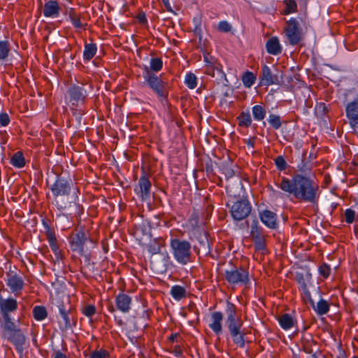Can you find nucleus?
I'll return each instance as SVG.
<instances>
[{
	"label": "nucleus",
	"mask_w": 358,
	"mask_h": 358,
	"mask_svg": "<svg viewBox=\"0 0 358 358\" xmlns=\"http://www.w3.org/2000/svg\"><path fill=\"white\" fill-rule=\"evenodd\" d=\"M278 187L299 201L314 204L319 199L318 184L305 174L295 173L291 179L283 177Z\"/></svg>",
	"instance_id": "obj_1"
},
{
	"label": "nucleus",
	"mask_w": 358,
	"mask_h": 358,
	"mask_svg": "<svg viewBox=\"0 0 358 358\" xmlns=\"http://www.w3.org/2000/svg\"><path fill=\"white\" fill-rule=\"evenodd\" d=\"M71 185V180L59 176L51 185L50 190L54 196L53 203L57 209L64 210L71 206V203L73 202L69 201Z\"/></svg>",
	"instance_id": "obj_2"
},
{
	"label": "nucleus",
	"mask_w": 358,
	"mask_h": 358,
	"mask_svg": "<svg viewBox=\"0 0 358 358\" xmlns=\"http://www.w3.org/2000/svg\"><path fill=\"white\" fill-rule=\"evenodd\" d=\"M142 77L144 85L149 87L161 101L168 97V85L163 80L162 75L157 76L147 68H142Z\"/></svg>",
	"instance_id": "obj_3"
},
{
	"label": "nucleus",
	"mask_w": 358,
	"mask_h": 358,
	"mask_svg": "<svg viewBox=\"0 0 358 358\" xmlns=\"http://www.w3.org/2000/svg\"><path fill=\"white\" fill-rule=\"evenodd\" d=\"M170 246L173 256L178 263L185 265L190 262L191 244L189 242L173 238L171 240Z\"/></svg>",
	"instance_id": "obj_4"
},
{
	"label": "nucleus",
	"mask_w": 358,
	"mask_h": 358,
	"mask_svg": "<svg viewBox=\"0 0 358 358\" xmlns=\"http://www.w3.org/2000/svg\"><path fill=\"white\" fill-rule=\"evenodd\" d=\"M227 282L232 285H248L250 283V275L248 270L243 267H233L224 271Z\"/></svg>",
	"instance_id": "obj_5"
},
{
	"label": "nucleus",
	"mask_w": 358,
	"mask_h": 358,
	"mask_svg": "<svg viewBox=\"0 0 358 358\" xmlns=\"http://www.w3.org/2000/svg\"><path fill=\"white\" fill-rule=\"evenodd\" d=\"M225 324L229 331L242 329L243 321L237 313V309L234 304L227 302L225 307Z\"/></svg>",
	"instance_id": "obj_6"
},
{
	"label": "nucleus",
	"mask_w": 358,
	"mask_h": 358,
	"mask_svg": "<svg viewBox=\"0 0 358 358\" xmlns=\"http://www.w3.org/2000/svg\"><path fill=\"white\" fill-rule=\"evenodd\" d=\"M285 35L290 45L298 44L303 38L301 29L299 27V22L295 18H291L286 22L284 27Z\"/></svg>",
	"instance_id": "obj_7"
},
{
	"label": "nucleus",
	"mask_w": 358,
	"mask_h": 358,
	"mask_svg": "<svg viewBox=\"0 0 358 358\" xmlns=\"http://www.w3.org/2000/svg\"><path fill=\"white\" fill-rule=\"evenodd\" d=\"M91 239L87 234L80 228L69 237V244L71 250L77 252L80 255H84V245L87 241Z\"/></svg>",
	"instance_id": "obj_8"
},
{
	"label": "nucleus",
	"mask_w": 358,
	"mask_h": 358,
	"mask_svg": "<svg viewBox=\"0 0 358 358\" xmlns=\"http://www.w3.org/2000/svg\"><path fill=\"white\" fill-rule=\"evenodd\" d=\"M159 248H153L150 250L152 256L150 259V264L153 270L157 273H163L166 271L167 266L169 262V256L168 253H160L157 250Z\"/></svg>",
	"instance_id": "obj_9"
},
{
	"label": "nucleus",
	"mask_w": 358,
	"mask_h": 358,
	"mask_svg": "<svg viewBox=\"0 0 358 358\" xmlns=\"http://www.w3.org/2000/svg\"><path fill=\"white\" fill-rule=\"evenodd\" d=\"M251 211V206L247 200H238L230 208L232 217L237 221L246 218Z\"/></svg>",
	"instance_id": "obj_10"
},
{
	"label": "nucleus",
	"mask_w": 358,
	"mask_h": 358,
	"mask_svg": "<svg viewBox=\"0 0 358 358\" xmlns=\"http://www.w3.org/2000/svg\"><path fill=\"white\" fill-rule=\"evenodd\" d=\"M151 182L145 174L140 176L138 183L134 187V192L143 201H149L151 194Z\"/></svg>",
	"instance_id": "obj_11"
},
{
	"label": "nucleus",
	"mask_w": 358,
	"mask_h": 358,
	"mask_svg": "<svg viewBox=\"0 0 358 358\" xmlns=\"http://www.w3.org/2000/svg\"><path fill=\"white\" fill-rule=\"evenodd\" d=\"M5 280L11 293L15 296L21 294L24 286V282L21 275L17 273H8Z\"/></svg>",
	"instance_id": "obj_12"
},
{
	"label": "nucleus",
	"mask_w": 358,
	"mask_h": 358,
	"mask_svg": "<svg viewBox=\"0 0 358 358\" xmlns=\"http://www.w3.org/2000/svg\"><path fill=\"white\" fill-rule=\"evenodd\" d=\"M250 236L257 250H262L265 248L266 241L264 235L262 234V229L259 226L257 220H254L252 222Z\"/></svg>",
	"instance_id": "obj_13"
},
{
	"label": "nucleus",
	"mask_w": 358,
	"mask_h": 358,
	"mask_svg": "<svg viewBox=\"0 0 358 358\" xmlns=\"http://www.w3.org/2000/svg\"><path fill=\"white\" fill-rule=\"evenodd\" d=\"M67 93L69 96V101L73 105L78 102H83L87 96V90L85 89L83 85L70 87Z\"/></svg>",
	"instance_id": "obj_14"
},
{
	"label": "nucleus",
	"mask_w": 358,
	"mask_h": 358,
	"mask_svg": "<svg viewBox=\"0 0 358 358\" xmlns=\"http://www.w3.org/2000/svg\"><path fill=\"white\" fill-rule=\"evenodd\" d=\"M345 113L350 124L358 127V98L347 104Z\"/></svg>",
	"instance_id": "obj_15"
},
{
	"label": "nucleus",
	"mask_w": 358,
	"mask_h": 358,
	"mask_svg": "<svg viewBox=\"0 0 358 358\" xmlns=\"http://www.w3.org/2000/svg\"><path fill=\"white\" fill-rule=\"evenodd\" d=\"M260 83L262 85L266 86L278 85L279 83V79L278 76L273 74L267 65L264 64L262 67Z\"/></svg>",
	"instance_id": "obj_16"
},
{
	"label": "nucleus",
	"mask_w": 358,
	"mask_h": 358,
	"mask_svg": "<svg viewBox=\"0 0 358 358\" xmlns=\"http://www.w3.org/2000/svg\"><path fill=\"white\" fill-rule=\"evenodd\" d=\"M261 221L268 228L275 229L278 227L277 215L268 210H264L259 214Z\"/></svg>",
	"instance_id": "obj_17"
},
{
	"label": "nucleus",
	"mask_w": 358,
	"mask_h": 358,
	"mask_svg": "<svg viewBox=\"0 0 358 358\" xmlns=\"http://www.w3.org/2000/svg\"><path fill=\"white\" fill-rule=\"evenodd\" d=\"M222 320L223 314L221 312H213L210 315L208 327L217 336L222 332Z\"/></svg>",
	"instance_id": "obj_18"
},
{
	"label": "nucleus",
	"mask_w": 358,
	"mask_h": 358,
	"mask_svg": "<svg viewBox=\"0 0 358 358\" xmlns=\"http://www.w3.org/2000/svg\"><path fill=\"white\" fill-rule=\"evenodd\" d=\"M17 308V302L13 298L3 299L0 296V310L3 317L10 316L9 313L14 312Z\"/></svg>",
	"instance_id": "obj_19"
},
{
	"label": "nucleus",
	"mask_w": 358,
	"mask_h": 358,
	"mask_svg": "<svg viewBox=\"0 0 358 358\" xmlns=\"http://www.w3.org/2000/svg\"><path fill=\"white\" fill-rule=\"evenodd\" d=\"M115 304L120 311L128 313L131 310V298L124 293L118 294L115 297Z\"/></svg>",
	"instance_id": "obj_20"
},
{
	"label": "nucleus",
	"mask_w": 358,
	"mask_h": 358,
	"mask_svg": "<svg viewBox=\"0 0 358 358\" xmlns=\"http://www.w3.org/2000/svg\"><path fill=\"white\" fill-rule=\"evenodd\" d=\"M60 8L57 1L55 0L47 1L43 7V15L46 17H57L59 15Z\"/></svg>",
	"instance_id": "obj_21"
},
{
	"label": "nucleus",
	"mask_w": 358,
	"mask_h": 358,
	"mask_svg": "<svg viewBox=\"0 0 358 358\" xmlns=\"http://www.w3.org/2000/svg\"><path fill=\"white\" fill-rule=\"evenodd\" d=\"M6 337L15 346L17 350L21 351L22 350V346L25 343V336L20 329L6 334Z\"/></svg>",
	"instance_id": "obj_22"
},
{
	"label": "nucleus",
	"mask_w": 358,
	"mask_h": 358,
	"mask_svg": "<svg viewBox=\"0 0 358 358\" xmlns=\"http://www.w3.org/2000/svg\"><path fill=\"white\" fill-rule=\"evenodd\" d=\"M266 51L273 55H278L282 52V46L277 37L270 38L266 43Z\"/></svg>",
	"instance_id": "obj_23"
},
{
	"label": "nucleus",
	"mask_w": 358,
	"mask_h": 358,
	"mask_svg": "<svg viewBox=\"0 0 358 358\" xmlns=\"http://www.w3.org/2000/svg\"><path fill=\"white\" fill-rule=\"evenodd\" d=\"M234 343L238 348H244L245 345V334L242 329L229 331Z\"/></svg>",
	"instance_id": "obj_24"
},
{
	"label": "nucleus",
	"mask_w": 358,
	"mask_h": 358,
	"mask_svg": "<svg viewBox=\"0 0 358 358\" xmlns=\"http://www.w3.org/2000/svg\"><path fill=\"white\" fill-rule=\"evenodd\" d=\"M278 321L281 328L284 330H288L291 329L294 327V320L293 317L287 313H285L280 315L278 317Z\"/></svg>",
	"instance_id": "obj_25"
},
{
	"label": "nucleus",
	"mask_w": 358,
	"mask_h": 358,
	"mask_svg": "<svg viewBox=\"0 0 358 358\" xmlns=\"http://www.w3.org/2000/svg\"><path fill=\"white\" fill-rule=\"evenodd\" d=\"M97 47L95 43H85L83 51V59L85 62L90 61L96 55Z\"/></svg>",
	"instance_id": "obj_26"
},
{
	"label": "nucleus",
	"mask_w": 358,
	"mask_h": 358,
	"mask_svg": "<svg viewBox=\"0 0 358 358\" xmlns=\"http://www.w3.org/2000/svg\"><path fill=\"white\" fill-rule=\"evenodd\" d=\"M47 240L52 251L55 253L57 258L61 255V250L59 249L57 243V238L55 235L50 231L46 233Z\"/></svg>",
	"instance_id": "obj_27"
},
{
	"label": "nucleus",
	"mask_w": 358,
	"mask_h": 358,
	"mask_svg": "<svg viewBox=\"0 0 358 358\" xmlns=\"http://www.w3.org/2000/svg\"><path fill=\"white\" fill-rule=\"evenodd\" d=\"M313 310L319 315H323L327 314L329 310V303L323 299H321L315 305V303H313V306H312Z\"/></svg>",
	"instance_id": "obj_28"
},
{
	"label": "nucleus",
	"mask_w": 358,
	"mask_h": 358,
	"mask_svg": "<svg viewBox=\"0 0 358 358\" xmlns=\"http://www.w3.org/2000/svg\"><path fill=\"white\" fill-rule=\"evenodd\" d=\"M10 164L15 168H22L25 165V159L22 152H15L10 158Z\"/></svg>",
	"instance_id": "obj_29"
},
{
	"label": "nucleus",
	"mask_w": 358,
	"mask_h": 358,
	"mask_svg": "<svg viewBox=\"0 0 358 358\" xmlns=\"http://www.w3.org/2000/svg\"><path fill=\"white\" fill-rule=\"evenodd\" d=\"M3 319V323L2 324V328L6 332V334H9L18 329L15 323L11 320L10 316H4Z\"/></svg>",
	"instance_id": "obj_30"
},
{
	"label": "nucleus",
	"mask_w": 358,
	"mask_h": 358,
	"mask_svg": "<svg viewBox=\"0 0 358 358\" xmlns=\"http://www.w3.org/2000/svg\"><path fill=\"white\" fill-rule=\"evenodd\" d=\"M170 294L171 296L177 301L181 300L186 296L185 289L180 285H174L171 287Z\"/></svg>",
	"instance_id": "obj_31"
},
{
	"label": "nucleus",
	"mask_w": 358,
	"mask_h": 358,
	"mask_svg": "<svg viewBox=\"0 0 358 358\" xmlns=\"http://www.w3.org/2000/svg\"><path fill=\"white\" fill-rule=\"evenodd\" d=\"M163 67V62L160 58L154 57L150 59V66H144L143 68H147L152 73H156L162 70Z\"/></svg>",
	"instance_id": "obj_32"
},
{
	"label": "nucleus",
	"mask_w": 358,
	"mask_h": 358,
	"mask_svg": "<svg viewBox=\"0 0 358 358\" xmlns=\"http://www.w3.org/2000/svg\"><path fill=\"white\" fill-rule=\"evenodd\" d=\"M205 72L212 77H215L216 75L221 77L224 75L222 70L218 66H215L210 62L206 64Z\"/></svg>",
	"instance_id": "obj_33"
},
{
	"label": "nucleus",
	"mask_w": 358,
	"mask_h": 358,
	"mask_svg": "<svg viewBox=\"0 0 358 358\" xmlns=\"http://www.w3.org/2000/svg\"><path fill=\"white\" fill-rule=\"evenodd\" d=\"M252 115L255 120L262 121L266 116L265 109L260 105H255L252 108Z\"/></svg>",
	"instance_id": "obj_34"
},
{
	"label": "nucleus",
	"mask_w": 358,
	"mask_h": 358,
	"mask_svg": "<svg viewBox=\"0 0 358 358\" xmlns=\"http://www.w3.org/2000/svg\"><path fill=\"white\" fill-rule=\"evenodd\" d=\"M34 317L37 321H42L47 317V311L45 307L36 306L33 308Z\"/></svg>",
	"instance_id": "obj_35"
},
{
	"label": "nucleus",
	"mask_w": 358,
	"mask_h": 358,
	"mask_svg": "<svg viewBox=\"0 0 358 358\" xmlns=\"http://www.w3.org/2000/svg\"><path fill=\"white\" fill-rule=\"evenodd\" d=\"M299 290L301 292V297L305 302H309L313 306L314 301L311 298V294L305 282L300 283Z\"/></svg>",
	"instance_id": "obj_36"
},
{
	"label": "nucleus",
	"mask_w": 358,
	"mask_h": 358,
	"mask_svg": "<svg viewBox=\"0 0 358 358\" xmlns=\"http://www.w3.org/2000/svg\"><path fill=\"white\" fill-rule=\"evenodd\" d=\"M10 43L7 41H0V60L6 59L10 53Z\"/></svg>",
	"instance_id": "obj_37"
},
{
	"label": "nucleus",
	"mask_w": 358,
	"mask_h": 358,
	"mask_svg": "<svg viewBox=\"0 0 358 358\" xmlns=\"http://www.w3.org/2000/svg\"><path fill=\"white\" fill-rule=\"evenodd\" d=\"M238 124L241 127H249L252 122L250 115L248 112H242L240 115L237 117Z\"/></svg>",
	"instance_id": "obj_38"
},
{
	"label": "nucleus",
	"mask_w": 358,
	"mask_h": 358,
	"mask_svg": "<svg viewBox=\"0 0 358 358\" xmlns=\"http://www.w3.org/2000/svg\"><path fill=\"white\" fill-rule=\"evenodd\" d=\"M256 78L253 73L250 71L245 72L242 77V81L245 87H250L255 83Z\"/></svg>",
	"instance_id": "obj_39"
},
{
	"label": "nucleus",
	"mask_w": 358,
	"mask_h": 358,
	"mask_svg": "<svg viewBox=\"0 0 358 358\" xmlns=\"http://www.w3.org/2000/svg\"><path fill=\"white\" fill-rule=\"evenodd\" d=\"M185 84L189 89H194L197 85L196 76L192 73H188L185 76Z\"/></svg>",
	"instance_id": "obj_40"
},
{
	"label": "nucleus",
	"mask_w": 358,
	"mask_h": 358,
	"mask_svg": "<svg viewBox=\"0 0 358 358\" xmlns=\"http://www.w3.org/2000/svg\"><path fill=\"white\" fill-rule=\"evenodd\" d=\"M268 122L274 129H278L281 127L280 117L277 115L271 114Z\"/></svg>",
	"instance_id": "obj_41"
},
{
	"label": "nucleus",
	"mask_w": 358,
	"mask_h": 358,
	"mask_svg": "<svg viewBox=\"0 0 358 358\" xmlns=\"http://www.w3.org/2000/svg\"><path fill=\"white\" fill-rule=\"evenodd\" d=\"M285 14H289L292 13H294L296 10L297 5L294 0H285Z\"/></svg>",
	"instance_id": "obj_42"
},
{
	"label": "nucleus",
	"mask_w": 358,
	"mask_h": 358,
	"mask_svg": "<svg viewBox=\"0 0 358 358\" xmlns=\"http://www.w3.org/2000/svg\"><path fill=\"white\" fill-rule=\"evenodd\" d=\"M69 17L71 23L76 28L81 29L84 24L80 22L79 16L74 12L69 13Z\"/></svg>",
	"instance_id": "obj_43"
},
{
	"label": "nucleus",
	"mask_w": 358,
	"mask_h": 358,
	"mask_svg": "<svg viewBox=\"0 0 358 358\" xmlns=\"http://www.w3.org/2000/svg\"><path fill=\"white\" fill-rule=\"evenodd\" d=\"M274 162L275 166L280 171H284L287 168V162L285 160L284 157L281 155L278 156L275 159Z\"/></svg>",
	"instance_id": "obj_44"
},
{
	"label": "nucleus",
	"mask_w": 358,
	"mask_h": 358,
	"mask_svg": "<svg viewBox=\"0 0 358 358\" xmlns=\"http://www.w3.org/2000/svg\"><path fill=\"white\" fill-rule=\"evenodd\" d=\"M217 29L221 32H229L231 29V24L225 20L220 21L217 25Z\"/></svg>",
	"instance_id": "obj_45"
},
{
	"label": "nucleus",
	"mask_w": 358,
	"mask_h": 358,
	"mask_svg": "<svg viewBox=\"0 0 358 358\" xmlns=\"http://www.w3.org/2000/svg\"><path fill=\"white\" fill-rule=\"evenodd\" d=\"M59 313H60V315L62 317V318L63 319L64 322V324H65V326L67 327H69L70 326V320L69 318V316L67 315V313L64 307V306H60L59 307Z\"/></svg>",
	"instance_id": "obj_46"
},
{
	"label": "nucleus",
	"mask_w": 358,
	"mask_h": 358,
	"mask_svg": "<svg viewBox=\"0 0 358 358\" xmlns=\"http://www.w3.org/2000/svg\"><path fill=\"white\" fill-rule=\"evenodd\" d=\"M108 353L106 350H96L91 353L90 358H108Z\"/></svg>",
	"instance_id": "obj_47"
},
{
	"label": "nucleus",
	"mask_w": 358,
	"mask_h": 358,
	"mask_svg": "<svg viewBox=\"0 0 358 358\" xmlns=\"http://www.w3.org/2000/svg\"><path fill=\"white\" fill-rule=\"evenodd\" d=\"M83 313L85 316L90 317L95 314L96 308L93 305H87L83 309Z\"/></svg>",
	"instance_id": "obj_48"
},
{
	"label": "nucleus",
	"mask_w": 358,
	"mask_h": 358,
	"mask_svg": "<svg viewBox=\"0 0 358 358\" xmlns=\"http://www.w3.org/2000/svg\"><path fill=\"white\" fill-rule=\"evenodd\" d=\"M355 212L352 209H347L345 212V220L348 224H351L355 220Z\"/></svg>",
	"instance_id": "obj_49"
},
{
	"label": "nucleus",
	"mask_w": 358,
	"mask_h": 358,
	"mask_svg": "<svg viewBox=\"0 0 358 358\" xmlns=\"http://www.w3.org/2000/svg\"><path fill=\"white\" fill-rule=\"evenodd\" d=\"M330 267L327 264H323L319 267V273L324 278H327L330 274Z\"/></svg>",
	"instance_id": "obj_50"
},
{
	"label": "nucleus",
	"mask_w": 358,
	"mask_h": 358,
	"mask_svg": "<svg viewBox=\"0 0 358 358\" xmlns=\"http://www.w3.org/2000/svg\"><path fill=\"white\" fill-rule=\"evenodd\" d=\"M10 122V118L7 113H1L0 114V126L6 127Z\"/></svg>",
	"instance_id": "obj_51"
},
{
	"label": "nucleus",
	"mask_w": 358,
	"mask_h": 358,
	"mask_svg": "<svg viewBox=\"0 0 358 358\" xmlns=\"http://www.w3.org/2000/svg\"><path fill=\"white\" fill-rule=\"evenodd\" d=\"M222 173L225 176V178L227 179H229V178L234 177L235 175L234 170L231 168L227 167V166L224 167L222 169Z\"/></svg>",
	"instance_id": "obj_52"
},
{
	"label": "nucleus",
	"mask_w": 358,
	"mask_h": 358,
	"mask_svg": "<svg viewBox=\"0 0 358 358\" xmlns=\"http://www.w3.org/2000/svg\"><path fill=\"white\" fill-rule=\"evenodd\" d=\"M52 358H69V357H67L65 354H64L60 350H57L52 354Z\"/></svg>",
	"instance_id": "obj_53"
},
{
	"label": "nucleus",
	"mask_w": 358,
	"mask_h": 358,
	"mask_svg": "<svg viewBox=\"0 0 358 358\" xmlns=\"http://www.w3.org/2000/svg\"><path fill=\"white\" fill-rule=\"evenodd\" d=\"M173 353L176 357H180L182 355V351L179 345H176V346H174V348L173 350Z\"/></svg>",
	"instance_id": "obj_54"
},
{
	"label": "nucleus",
	"mask_w": 358,
	"mask_h": 358,
	"mask_svg": "<svg viewBox=\"0 0 358 358\" xmlns=\"http://www.w3.org/2000/svg\"><path fill=\"white\" fill-rule=\"evenodd\" d=\"M179 337V334H172L169 336V341L170 342H175V341H177V338Z\"/></svg>",
	"instance_id": "obj_55"
},
{
	"label": "nucleus",
	"mask_w": 358,
	"mask_h": 358,
	"mask_svg": "<svg viewBox=\"0 0 358 358\" xmlns=\"http://www.w3.org/2000/svg\"><path fill=\"white\" fill-rule=\"evenodd\" d=\"M168 11H172L169 0H162Z\"/></svg>",
	"instance_id": "obj_56"
},
{
	"label": "nucleus",
	"mask_w": 358,
	"mask_h": 358,
	"mask_svg": "<svg viewBox=\"0 0 358 358\" xmlns=\"http://www.w3.org/2000/svg\"><path fill=\"white\" fill-rule=\"evenodd\" d=\"M139 22L141 23H144L146 22L145 16L143 15L142 16L138 17Z\"/></svg>",
	"instance_id": "obj_57"
},
{
	"label": "nucleus",
	"mask_w": 358,
	"mask_h": 358,
	"mask_svg": "<svg viewBox=\"0 0 358 358\" xmlns=\"http://www.w3.org/2000/svg\"><path fill=\"white\" fill-rule=\"evenodd\" d=\"M248 145H250V146H253V143H252V142H250V141H249V142L248 143Z\"/></svg>",
	"instance_id": "obj_58"
},
{
	"label": "nucleus",
	"mask_w": 358,
	"mask_h": 358,
	"mask_svg": "<svg viewBox=\"0 0 358 358\" xmlns=\"http://www.w3.org/2000/svg\"><path fill=\"white\" fill-rule=\"evenodd\" d=\"M356 204L358 206V199H357V201L356 202Z\"/></svg>",
	"instance_id": "obj_59"
},
{
	"label": "nucleus",
	"mask_w": 358,
	"mask_h": 358,
	"mask_svg": "<svg viewBox=\"0 0 358 358\" xmlns=\"http://www.w3.org/2000/svg\"><path fill=\"white\" fill-rule=\"evenodd\" d=\"M355 358H358V357H355Z\"/></svg>",
	"instance_id": "obj_60"
}]
</instances>
